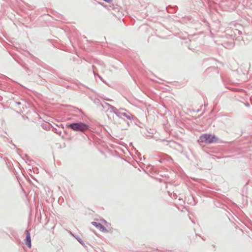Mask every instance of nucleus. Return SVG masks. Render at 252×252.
<instances>
[{
  "instance_id": "1",
  "label": "nucleus",
  "mask_w": 252,
  "mask_h": 252,
  "mask_svg": "<svg viewBox=\"0 0 252 252\" xmlns=\"http://www.w3.org/2000/svg\"><path fill=\"white\" fill-rule=\"evenodd\" d=\"M218 138L214 135L205 134L202 135L199 138L200 142L212 143L217 142Z\"/></svg>"
},
{
  "instance_id": "2",
  "label": "nucleus",
  "mask_w": 252,
  "mask_h": 252,
  "mask_svg": "<svg viewBox=\"0 0 252 252\" xmlns=\"http://www.w3.org/2000/svg\"><path fill=\"white\" fill-rule=\"evenodd\" d=\"M67 126L74 131H80L82 132L87 130L88 128L87 125L82 123L71 124L68 126Z\"/></svg>"
},
{
  "instance_id": "4",
  "label": "nucleus",
  "mask_w": 252,
  "mask_h": 252,
  "mask_svg": "<svg viewBox=\"0 0 252 252\" xmlns=\"http://www.w3.org/2000/svg\"><path fill=\"white\" fill-rule=\"evenodd\" d=\"M25 244L29 248L31 247V236L29 233H28L26 238L25 240Z\"/></svg>"
},
{
  "instance_id": "3",
  "label": "nucleus",
  "mask_w": 252,
  "mask_h": 252,
  "mask_svg": "<svg viewBox=\"0 0 252 252\" xmlns=\"http://www.w3.org/2000/svg\"><path fill=\"white\" fill-rule=\"evenodd\" d=\"M92 224L96 227L98 229L102 232H107L106 229L105 228L104 226H103L101 223H97L95 221H93L92 222Z\"/></svg>"
},
{
  "instance_id": "5",
  "label": "nucleus",
  "mask_w": 252,
  "mask_h": 252,
  "mask_svg": "<svg viewBox=\"0 0 252 252\" xmlns=\"http://www.w3.org/2000/svg\"><path fill=\"white\" fill-rule=\"evenodd\" d=\"M104 222H105V223H107V222H106V221L104 220Z\"/></svg>"
}]
</instances>
